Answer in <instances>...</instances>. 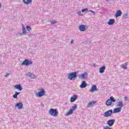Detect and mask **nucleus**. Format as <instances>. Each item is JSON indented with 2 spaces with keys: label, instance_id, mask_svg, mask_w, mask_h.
Returning a JSON list of instances; mask_svg holds the SVG:
<instances>
[{
  "label": "nucleus",
  "instance_id": "f257e3e1",
  "mask_svg": "<svg viewBox=\"0 0 129 129\" xmlns=\"http://www.w3.org/2000/svg\"><path fill=\"white\" fill-rule=\"evenodd\" d=\"M76 78H77V73L76 72L69 74L68 79L70 80H75Z\"/></svg>",
  "mask_w": 129,
  "mask_h": 129
},
{
  "label": "nucleus",
  "instance_id": "f03ea898",
  "mask_svg": "<svg viewBox=\"0 0 129 129\" xmlns=\"http://www.w3.org/2000/svg\"><path fill=\"white\" fill-rule=\"evenodd\" d=\"M49 113L52 116H57L58 115V110L57 109L51 108L49 110Z\"/></svg>",
  "mask_w": 129,
  "mask_h": 129
},
{
  "label": "nucleus",
  "instance_id": "7ed1b4c3",
  "mask_svg": "<svg viewBox=\"0 0 129 129\" xmlns=\"http://www.w3.org/2000/svg\"><path fill=\"white\" fill-rule=\"evenodd\" d=\"M33 64V61L29 60V59H26L21 63V65H25V66H29V65H32Z\"/></svg>",
  "mask_w": 129,
  "mask_h": 129
},
{
  "label": "nucleus",
  "instance_id": "20e7f679",
  "mask_svg": "<svg viewBox=\"0 0 129 129\" xmlns=\"http://www.w3.org/2000/svg\"><path fill=\"white\" fill-rule=\"evenodd\" d=\"M87 73L85 72L84 74L79 75V78H81V79H86L87 78Z\"/></svg>",
  "mask_w": 129,
  "mask_h": 129
},
{
  "label": "nucleus",
  "instance_id": "39448f33",
  "mask_svg": "<svg viewBox=\"0 0 129 129\" xmlns=\"http://www.w3.org/2000/svg\"><path fill=\"white\" fill-rule=\"evenodd\" d=\"M114 122H115V119H110L107 121V124H108L109 126H112V125L114 124Z\"/></svg>",
  "mask_w": 129,
  "mask_h": 129
},
{
  "label": "nucleus",
  "instance_id": "423d86ee",
  "mask_svg": "<svg viewBox=\"0 0 129 129\" xmlns=\"http://www.w3.org/2000/svg\"><path fill=\"white\" fill-rule=\"evenodd\" d=\"M24 106V105H23V103L19 102L16 104V105L14 106L15 108L18 107V109H23V107Z\"/></svg>",
  "mask_w": 129,
  "mask_h": 129
},
{
  "label": "nucleus",
  "instance_id": "0eeeda50",
  "mask_svg": "<svg viewBox=\"0 0 129 129\" xmlns=\"http://www.w3.org/2000/svg\"><path fill=\"white\" fill-rule=\"evenodd\" d=\"M112 112V109L109 110L104 113V116H105V117H108L111 115Z\"/></svg>",
  "mask_w": 129,
  "mask_h": 129
},
{
  "label": "nucleus",
  "instance_id": "6e6552de",
  "mask_svg": "<svg viewBox=\"0 0 129 129\" xmlns=\"http://www.w3.org/2000/svg\"><path fill=\"white\" fill-rule=\"evenodd\" d=\"M46 94V92L44 89H42L41 91L38 92L37 95L39 97H42V96H44Z\"/></svg>",
  "mask_w": 129,
  "mask_h": 129
},
{
  "label": "nucleus",
  "instance_id": "1a4fd4ad",
  "mask_svg": "<svg viewBox=\"0 0 129 129\" xmlns=\"http://www.w3.org/2000/svg\"><path fill=\"white\" fill-rule=\"evenodd\" d=\"M79 29L80 31H81V32H84L87 30V28H86V26L84 25H80Z\"/></svg>",
  "mask_w": 129,
  "mask_h": 129
},
{
  "label": "nucleus",
  "instance_id": "9d476101",
  "mask_svg": "<svg viewBox=\"0 0 129 129\" xmlns=\"http://www.w3.org/2000/svg\"><path fill=\"white\" fill-rule=\"evenodd\" d=\"M26 76H28V77H30V78H31V79H35V78H36V76H35V75H34L31 73H27L26 74Z\"/></svg>",
  "mask_w": 129,
  "mask_h": 129
},
{
  "label": "nucleus",
  "instance_id": "9b49d317",
  "mask_svg": "<svg viewBox=\"0 0 129 129\" xmlns=\"http://www.w3.org/2000/svg\"><path fill=\"white\" fill-rule=\"evenodd\" d=\"M77 98H78V96L74 95L71 98V102H74Z\"/></svg>",
  "mask_w": 129,
  "mask_h": 129
},
{
  "label": "nucleus",
  "instance_id": "f8f14e48",
  "mask_svg": "<svg viewBox=\"0 0 129 129\" xmlns=\"http://www.w3.org/2000/svg\"><path fill=\"white\" fill-rule=\"evenodd\" d=\"M95 103H96V101H92L89 102L88 107H91L92 106H94V105H95Z\"/></svg>",
  "mask_w": 129,
  "mask_h": 129
},
{
  "label": "nucleus",
  "instance_id": "ddd939ff",
  "mask_svg": "<svg viewBox=\"0 0 129 129\" xmlns=\"http://www.w3.org/2000/svg\"><path fill=\"white\" fill-rule=\"evenodd\" d=\"M120 110H121V107H117L116 108H115L113 111V113H117L118 112H120Z\"/></svg>",
  "mask_w": 129,
  "mask_h": 129
},
{
  "label": "nucleus",
  "instance_id": "4468645a",
  "mask_svg": "<svg viewBox=\"0 0 129 129\" xmlns=\"http://www.w3.org/2000/svg\"><path fill=\"white\" fill-rule=\"evenodd\" d=\"M80 88H85V87H87V84L86 82L83 81L82 84L80 86Z\"/></svg>",
  "mask_w": 129,
  "mask_h": 129
},
{
  "label": "nucleus",
  "instance_id": "2eb2a0df",
  "mask_svg": "<svg viewBox=\"0 0 129 129\" xmlns=\"http://www.w3.org/2000/svg\"><path fill=\"white\" fill-rule=\"evenodd\" d=\"M15 89H18L20 91L23 90V88L22 87V85L21 84L16 85L14 86Z\"/></svg>",
  "mask_w": 129,
  "mask_h": 129
},
{
  "label": "nucleus",
  "instance_id": "dca6fc26",
  "mask_svg": "<svg viewBox=\"0 0 129 129\" xmlns=\"http://www.w3.org/2000/svg\"><path fill=\"white\" fill-rule=\"evenodd\" d=\"M115 23V20L113 19H110L109 20V22H107L108 25H109V26L111 25H113Z\"/></svg>",
  "mask_w": 129,
  "mask_h": 129
},
{
  "label": "nucleus",
  "instance_id": "f3484780",
  "mask_svg": "<svg viewBox=\"0 0 129 129\" xmlns=\"http://www.w3.org/2000/svg\"><path fill=\"white\" fill-rule=\"evenodd\" d=\"M121 15H122V12L120 10H118L115 15V18H118V17H120Z\"/></svg>",
  "mask_w": 129,
  "mask_h": 129
},
{
  "label": "nucleus",
  "instance_id": "a211bd4d",
  "mask_svg": "<svg viewBox=\"0 0 129 129\" xmlns=\"http://www.w3.org/2000/svg\"><path fill=\"white\" fill-rule=\"evenodd\" d=\"M97 90V88L96 85H94L92 87L91 89H90V92H94V91H96Z\"/></svg>",
  "mask_w": 129,
  "mask_h": 129
},
{
  "label": "nucleus",
  "instance_id": "6ab92c4d",
  "mask_svg": "<svg viewBox=\"0 0 129 129\" xmlns=\"http://www.w3.org/2000/svg\"><path fill=\"white\" fill-rule=\"evenodd\" d=\"M23 2L25 5H29L32 4V0H23Z\"/></svg>",
  "mask_w": 129,
  "mask_h": 129
},
{
  "label": "nucleus",
  "instance_id": "aec40b11",
  "mask_svg": "<svg viewBox=\"0 0 129 129\" xmlns=\"http://www.w3.org/2000/svg\"><path fill=\"white\" fill-rule=\"evenodd\" d=\"M105 103L107 106H110V105H111V103H112L110 99H108Z\"/></svg>",
  "mask_w": 129,
  "mask_h": 129
},
{
  "label": "nucleus",
  "instance_id": "412c9836",
  "mask_svg": "<svg viewBox=\"0 0 129 129\" xmlns=\"http://www.w3.org/2000/svg\"><path fill=\"white\" fill-rule=\"evenodd\" d=\"M105 66H102L100 68L99 73H103L104 72V70H105Z\"/></svg>",
  "mask_w": 129,
  "mask_h": 129
},
{
  "label": "nucleus",
  "instance_id": "4be33fe9",
  "mask_svg": "<svg viewBox=\"0 0 129 129\" xmlns=\"http://www.w3.org/2000/svg\"><path fill=\"white\" fill-rule=\"evenodd\" d=\"M117 106H119V107H121H121L123 106V103L122 102V101L118 102Z\"/></svg>",
  "mask_w": 129,
  "mask_h": 129
},
{
  "label": "nucleus",
  "instance_id": "5701e85b",
  "mask_svg": "<svg viewBox=\"0 0 129 129\" xmlns=\"http://www.w3.org/2000/svg\"><path fill=\"white\" fill-rule=\"evenodd\" d=\"M126 63H127V62H126L125 63H124L123 64H122L121 66V68H123V69H127V64Z\"/></svg>",
  "mask_w": 129,
  "mask_h": 129
},
{
  "label": "nucleus",
  "instance_id": "b1692460",
  "mask_svg": "<svg viewBox=\"0 0 129 129\" xmlns=\"http://www.w3.org/2000/svg\"><path fill=\"white\" fill-rule=\"evenodd\" d=\"M22 31H23V34H27V31L26 30V28L24 26V25H22Z\"/></svg>",
  "mask_w": 129,
  "mask_h": 129
},
{
  "label": "nucleus",
  "instance_id": "393cba45",
  "mask_svg": "<svg viewBox=\"0 0 129 129\" xmlns=\"http://www.w3.org/2000/svg\"><path fill=\"white\" fill-rule=\"evenodd\" d=\"M110 100H111V102L112 103V102H115L116 101V100L114 99V98L113 96H111L110 97Z\"/></svg>",
  "mask_w": 129,
  "mask_h": 129
},
{
  "label": "nucleus",
  "instance_id": "a878e982",
  "mask_svg": "<svg viewBox=\"0 0 129 129\" xmlns=\"http://www.w3.org/2000/svg\"><path fill=\"white\" fill-rule=\"evenodd\" d=\"M73 111H74L72 109H71L69 111V112L67 113V115H70L72 114V113H73Z\"/></svg>",
  "mask_w": 129,
  "mask_h": 129
},
{
  "label": "nucleus",
  "instance_id": "bb28decb",
  "mask_svg": "<svg viewBox=\"0 0 129 129\" xmlns=\"http://www.w3.org/2000/svg\"><path fill=\"white\" fill-rule=\"evenodd\" d=\"M72 109L74 111L77 109V104H75L72 107Z\"/></svg>",
  "mask_w": 129,
  "mask_h": 129
},
{
  "label": "nucleus",
  "instance_id": "cd10ccee",
  "mask_svg": "<svg viewBox=\"0 0 129 129\" xmlns=\"http://www.w3.org/2000/svg\"><path fill=\"white\" fill-rule=\"evenodd\" d=\"M26 30L27 31H29V32H31V30H32V28H31V27L30 26H26Z\"/></svg>",
  "mask_w": 129,
  "mask_h": 129
},
{
  "label": "nucleus",
  "instance_id": "c85d7f7f",
  "mask_svg": "<svg viewBox=\"0 0 129 129\" xmlns=\"http://www.w3.org/2000/svg\"><path fill=\"white\" fill-rule=\"evenodd\" d=\"M82 13H84L85 12H88V9L86 8L82 10Z\"/></svg>",
  "mask_w": 129,
  "mask_h": 129
},
{
  "label": "nucleus",
  "instance_id": "c756f323",
  "mask_svg": "<svg viewBox=\"0 0 129 129\" xmlns=\"http://www.w3.org/2000/svg\"><path fill=\"white\" fill-rule=\"evenodd\" d=\"M127 16H128V14L127 13L124 14L123 16L124 19H127Z\"/></svg>",
  "mask_w": 129,
  "mask_h": 129
},
{
  "label": "nucleus",
  "instance_id": "7c9ffc66",
  "mask_svg": "<svg viewBox=\"0 0 129 129\" xmlns=\"http://www.w3.org/2000/svg\"><path fill=\"white\" fill-rule=\"evenodd\" d=\"M103 129H111V128L109 127L108 126H104Z\"/></svg>",
  "mask_w": 129,
  "mask_h": 129
},
{
  "label": "nucleus",
  "instance_id": "2f4dec72",
  "mask_svg": "<svg viewBox=\"0 0 129 129\" xmlns=\"http://www.w3.org/2000/svg\"><path fill=\"white\" fill-rule=\"evenodd\" d=\"M77 14L79 16H83L82 13H81V11H78Z\"/></svg>",
  "mask_w": 129,
  "mask_h": 129
},
{
  "label": "nucleus",
  "instance_id": "473e14b6",
  "mask_svg": "<svg viewBox=\"0 0 129 129\" xmlns=\"http://www.w3.org/2000/svg\"><path fill=\"white\" fill-rule=\"evenodd\" d=\"M56 21H51V25H54L55 24H56Z\"/></svg>",
  "mask_w": 129,
  "mask_h": 129
},
{
  "label": "nucleus",
  "instance_id": "72a5a7b5",
  "mask_svg": "<svg viewBox=\"0 0 129 129\" xmlns=\"http://www.w3.org/2000/svg\"><path fill=\"white\" fill-rule=\"evenodd\" d=\"M13 98H18V96L15 94L14 95H13Z\"/></svg>",
  "mask_w": 129,
  "mask_h": 129
},
{
  "label": "nucleus",
  "instance_id": "f704fd0d",
  "mask_svg": "<svg viewBox=\"0 0 129 129\" xmlns=\"http://www.w3.org/2000/svg\"><path fill=\"white\" fill-rule=\"evenodd\" d=\"M18 35H19V36H23V35L25 34L24 33H23V32L22 33H18Z\"/></svg>",
  "mask_w": 129,
  "mask_h": 129
},
{
  "label": "nucleus",
  "instance_id": "c9c22d12",
  "mask_svg": "<svg viewBox=\"0 0 129 129\" xmlns=\"http://www.w3.org/2000/svg\"><path fill=\"white\" fill-rule=\"evenodd\" d=\"M20 93H21L20 92H15V94H16L17 96L19 95Z\"/></svg>",
  "mask_w": 129,
  "mask_h": 129
},
{
  "label": "nucleus",
  "instance_id": "e433bc0d",
  "mask_svg": "<svg viewBox=\"0 0 129 129\" xmlns=\"http://www.w3.org/2000/svg\"><path fill=\"white\" fill-rule=\"evenodd\" d=\"M89 12H91V13H92V14H93V15H95V12H94V11H93L92 10L89 11Z\"/></svg>",
  "mask_w": 129,
  "mask_h": 129
},
{
  "label": "nucleus",
  "instance_id": "4c0bfd02",
  "mask_svg": "<svg viewBox=\"0 0 129 129\" xmlns=\"http://www.w3.org/2000/svg\"><path fill=\"white\" fill-rule=\"evenodd\" d=\"M73 43H74V40L73 39H72L71 41V44H73Z\"/></svg>",
  "mask_w": 129,
  "mask_h": 129
},
{
  "label": "nucleus",
  "instance_id": "58836bf2",
  "mask_svg": "<svg viewBox=\"0 0 129 129\" xmlns=\"http://www.w3.org/2000/svg\"><path fill=\"white\" fill-rule=\"evenodd\" d=\"M125 101H127V97H125Z\"/></svg>",
  "mask_w": 129,
  "mask_h": 129
},
{
  "label": "nucleus",
  "instance_id": "ea45409f",
  "mask_svg": "<svg viewBox=\"0 0 129 129\" xmlns=\"http://www.w3.org/2000/svg\"><path fill=\"white\" fill-rule=\"evenodd\" d=\"M9 75H10V74H7V75H5V77L9 76Z\"/></svg>",
  "mask_w": 129,
  "mask_h": 129
},
{
  "label": "nucleus",
  "instance_id": "a19ab883",
  "mask_svg": "<svg viewBox=\"0 0 129 129\" xmlns=\"http://www.w3.org/2000/svg\"><path fill=\"white\" fill-rule=\"evenodd\" d=\"M1 7H2V5H1V3H0V8H1Z\"/></svg>",
  "mask_w": 129,
  "mask_h": 129
}]
</instances>
